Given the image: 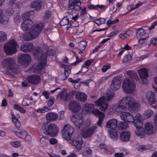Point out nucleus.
<instances>
[{
    "mask_svg": "<svg viewBox=\"0 0 157 157\" xmlns=\"http://www.w3.org/2000/svg\"><path fill=\"white\" fill-rule=\"evenodd\" d=\"M111 67V64L110 63L104 65L101 69V71L103 72H105L107 71Z\"/></svg>",
    "mask_w": 157,
    "mask_h": 157,
    "instance_id": "nucleus-51",
    "label": "nucleus"
},
{
    "mask_svg": "<svg viewBox=\"0 0 157 157\" xmlns=\"http://www.w3.org/2000/svg\"><path fill=\"white\" fill-rule=\"evenodd\" d=\"M43 28V24L41 23L36 24L34 27L33 26V27L29 30V31L24 36V39L27 41H28L36 38L41 33Z\"/></svg>",
    "mask_w": 157,
    "mask_h": 157,
    "instance_id": "nucleus-4",
    "label": "nucleus"
},
{
    "mask_svg": "<svg viewBox=\"0 0 157 157\" xmlns=\"http://www.w3.org/2000/svg\"><path fill=\"white\" fill-rule=\"evenodd\" d=\"M128 127V124L127 122H121L118 125V128L121 129H125Z\"/></svg>",
    "mask_w": 157,
    "mask_h": 157,
    "instance_id": "nucleus-43",
    "label": "nucleus"
},
{
    "mask_svg": "<svg viewBox=\"0 0 157 157\" xmlns=\"http://www.w3.org/2000/svg\"><path fill=\"white\" fill-rule=\"evenodd\" d=\"M76 99L79 101L84 102L87 100V96L84 93L77 92L75 95Z\"/></svg>",
    "mask_w": 157,
    "mask_h": 157,
    "instance_id": "nucleus-22",
    "label": "nucleus"
},
{
    "mask_svg": "<svg viewBox=\"0 0 157 157\" xmlns=\"http://www.w3.org/2000/svg\"><path fill=\"white\" fill-rule=\"evenodd\" d=\"M71 120L74 124L75 128L83 131L85 129V127L83 126V118L78 115H72L71 117Z\"/></svg>",
    "mask_w": 157,
    "mask_h": 157,
    "instance_id": "nucleus-8",
    "label": "nucleus"
},
{
    "mask_svg": "<svg viewBox=\"0 0 157 157\" xmlns=\"http://www.w3.org/2000/svg\"><path fill=\"white\" fill-rule=\"evenodd\" d=\"M99 147L100 149H103L105 152L107 153L108 154H109L107 151V147L105 144L104 143L101 144L99 145Z\"/></svg>",
    "mask_w": 157,
    "mask_h": 157,
    "instance_id": "nucleus-52",
    "label": "nucleus"
},
{
    "mask_svg": "<svg viewBox=\"0 0 157 157\" xmlns=\"http://www.w3.org/2000/svg\"><path fill=\"white\" fill-rule=\"evenodd\" d=\"M71 143L72 145L75 146L78 150H80L82 148L83 144L82 140L80 141L73 140L72 141Z\"/></svg>",
    "mask_w": 157,
    "mask_h": 157,
    "instance_id": "nucleus-34",
    "label": "nucleus"
},
{
    "mask_svg": "<svg viewBox=\"0 0 157 157\" xmlns=\"http://www.w3.org/2000/svg\"><path fill=\"white\" fill-rule=\"evenodd\" d=\"M31 60L30 56L28 54L21 55L19 56V62L22 65L28 64Z\"/></svg>",
    "mask_w": 157,
    "mask_h": 157,
    "instance_id": "nucleus-14",
    "label": "nucleus"
},
{
    "mask_svg": "<svg viewBox=\"0 0 157 157\" xmlns=\"http://www.w3.org/2000/svg\"><path fill=\"white\" fill-rule=\"evenodd\" d=\"M35 110L38 113H44L48 110V108L44 106L43 108H38L36 109Z\"/></svg>",
    "mask_w": 157,
    "mask_h": 157,
    "instance_id": "nucleus-46",
    "label": "nucleus"
},
{
    "mask_svg": "<svg viewBox=\"0 0 157 157\" xmlns=\"http://www.w3.org/2000/svg\"><path fill=\"white\" fill-rule=\"evenodd\" d=\"M122 87L125 93L127 94L131 93L135 90L136 84L132 79L126 78L124 80Z\"/></svg>",
    "mask_w": 157,
    "mask_h": 157,
    "instance_id": "nucleus-6",
    "label": "nucleus"
},
{
    "mask_svg": "<svg viewBox=\"0 0 157 157\" xmlns=\"http://www.w3.org/2000/svg\"><path fill=\"white\" fill-rule=\"evenodd\" d=\"M109 135L110 137L112 138L113 140H116L118 137V132L114 130H109L108 131Z\"/></svg>",
    "mask_w": 157,
    "mask_h": 157,
    "instance_id": "nucleus-33",
    "label": "nucleus"
},
{
    "mask_svg": "<svg viewBox=\"0 0 157 157\" xmlns=\"http://www.w3.org/2000/svg\"><path fill=\"white\" fill-rule=\"evenodd\" d=\"M70 21H69L68 19L66 17H64L63 20L60 21V24L61 26H64L68 25L69 24Z\"/></svg>",
    "mask_w": 157,
    "mask_h": 157,
    "instance_id": "nucleus-47",
    "label": "nucleus"
},
{
    "mask_svg": "<svg viewBox=\"0 0 157 157\" xmlns=\"http://www.w3.org/2000/svg\"><path fill=\"white\" fill-rule=\"evenodd\" d=\"M125 98L127 101V106H128L129 109L130 111H137L140 105L139 103L136 102L134 98L131 96L125 97Z\"/></svg>",
    "mask_w": 157,
    "mask_h": 157,
    "instance_id": "nucleus-10",
    "label": "nucleus"
},
{
    "mask_svg": "<svg viewBox=\"0 0 157 157\" xmlns=\"http://www.w3.org/2000/svg\"><path fill=\"white\" fill-rule=\"evenodd\" d=\"M130 136V133L127 131H125L121 132L120 138L122 142H128L129 140Z\"/></svg>",
    "mask_w": 157,
    "mask_h": 157,
    "instance_id": "nucleus-23",
    "label": "nucleus"
},
{
    "mask_svg": "<svg viewBox=\"0 0 157 157\" xmlns=\"http://www.w3.org/2000/svg\"><path fill=\"white\" fill-rule=\"evenodd\" d=\"M92 152V150L90 147H86L84 150L83 154L84 155L87 156L90 155Z\"/></svg>",
    "mask_w": 157,
    "mask_h": 157,
    "instance_id": "nucleus-49",
    "label": "nucleus"
},
{
    "mask_svg": "<svg viewBox=\"0 0 157 157\" xmlns=\"http://www.w3.org/2000/svg\"><path fill=\"white\" fill-rule=\"evenodd\" d=\"M137 72L142 79H146L148 76V70L146 68H141L138 70Z\"/></svg>",
    "mask_w": 157,
    "mask_h": 157,
    "instance_id": "nucleus-28",
    "label": "nucleus"
},
{
    "mask_svg": "<svg viewBox=\"0 0 157 157\" xmlns=\"http://www.w3.org/2000/svg\"><path fill=\"white\" fill-rule=\"evenodd\" d=\"M81 2L79 0H70L68 2V9L67 13L73 15L74 11H78L81 9Z\"/></svg>",
    "mask_w": 157,
    "mask_h": 157,
    "instance_id": "nucleus-7",
    "label": "nucleus"
},
{
    "mask_svg": "<svg viewBox=\"0 0 157 157\" xmlns=\"http://www.w3.org/2000/svg\"><path fill=\"white\" fill-rule=\"evenodd\" d=\"M71 70L69 69H67V68L66 67L65 68V75L66 76L65 79L67 78V77L69 74L71 73Z\"/></svg>",
    "mask_w": 157,
    "mask_h": 157,
    "instance_id": "nucleus-60",
    "label": "nucleus"
},
{
    "mask_svg": "<svg viewBox=\"0 0 157 157\" xmlns=\"http://www.w3.org/2000/svg\"><path fill=\"white\" fill-rule=\"evenodd\" d=\"M121 117L122 120L127 122L133 123L136 127L140 128L141 126V117L139 113H137L133 116L129 112H124L121 114Z\"/></svg>",
    "mask_w": 157,
    "mask_h": 157,
    "instance_id": "nucleus-3",
    "label": "nucleus"
},
{
    "mask_svg": "<svg viewBox=\"0 0 157 157\" xmlns=\"http://www.w3.org/2000/svg\"><path fill=\"white\" fill-rule=\"evenodd\" d=\"M6 39V34L3 31H0V42H5Z\"/></svg>",
    "mask_w": 157,
    "mask_h": 157,
    "instance_id": "nucleus-42",
    "label": "nucleus"
},
{
    "mask_svg": "<svg viewBox=\"0 0 157 157\" xmlns=\"http://www.w3.org/2000/svg\"><path fill=\"white\" fill-rule=\"evenodd\" d=\"M96 20L99 21V22H95L98 25H99L101 24L105 23L106 22L105 19L103 18H100L98 19H97Z\"/></svg>",
    "mask_w": 157,
    "mask_h": 157,
    "instance_id": "nucleus-50",
    "label": "nucleus"
},
{
    "mask_svg": "<svg viewBox=\"0 0 157 157\" xmlns=\"http://www.w3.org/2000/svg\"><path fill=\"white\" fill-rule=\"evenodd\" d=\"M33 12L31 11L25 13L23 15L22 18L24 20H30L29 18L33 16Z\"/></svg>",
    "mask_w": 157,
    "mask_h": 157,
    "instance_id": "nucleus-44",
    "label": "nucleus"
},
{
    "mask_svg": "<svg viewBox=\"0 0 157 157\" xmlns=\"http://www.w3.org/2000/svg\"><path fill=\"white\" fill-rule=\"evenodd\" d=\"M96 105L100 107V109L103 111H105L108 106V103L106 101V98L103 96L95 102Z\"/></svg>",
    "mask_w": 157,
    "mask_h": 157,
    "instance_id": "nucleus-12",
    "label": "nucleus"
},
{
    "mask_svg": "<svg viewBox=\"0 0 157 157\" xmlns=\"http://www.w3.org/2000/svg\"><path fill=\"white\" fill-rule=\"evenodd\" d=\"M34 25L33 22L30 20H24L22 23L21 27L24 31H28L31 29Z\"/></svg>",
    "mask_w": 157,
    "mask_h": 157,
    "instance_id": "nucleus-15",
    "label": "nucleus"
},
{
    "mask_svg": "<svg viewBox=\"0 0 157 157\" xmlns=\"http://www.w3.org/2000/svg\"><path fill=\"white\" fill-rule=\"evenodd\" d=\"M78 46V48L80 51L79 53H82V51L84 50L85 49L86 46L87 45V43L86 42L84 41H82L76 44Z\"/></svg>",
    "mask_w": 157,
    "mask_h": 157,
    "instance_id": "nucleus-35",
    "label": "nucleus"
},
{
    "mask_svg": "<svg viewBox=\"0 0 157 157\" xmlns=\"http://www.w3.org/2000/svg\"><path fill=\"white\" fill-rule=\"evenodd\" d=\"M126 100L125 97L119 102V105L116 108V112H121L127 108Z\"/></svg>",
    "mask_w": 157,
    "mask_h": 157,
    "instance_id": "nucleus-18",
    "label": "nucleus"
},
{
    "mask_svg": "<svg viewBox=\"0 0 157 157\" xmlns=\"http://www.w3.org/2000/svg\"><path fill=\"white\" fill-rule=\"evenodd\" d=\"M11 145L15 147H17L21 146V143L20 142H12L10 143Z\"/></svg>",
    "mask_w": 157,
    "mask_h": 157,
    "instance_id": "nucleus-54",
    "label": "nucleus"
},
{
    "mask_svg": "<svg viewBox=\"0 0 157 157\" xmlns=\"http://www.w3.org/2000/svg\"><path fill=\"white\" fill-rule=\"evenodd\" d=\"M126 73L130 78H131L132 79H135L136 81H138L139 79L138 76L137 75L136 72L133 71H126Z\"/></svg>",
    "mask_w": 157,
    "mask_h": 157,
    "instance_id": "nucleus-31",
    "label": "nucleus"
},
{
    "mask_svg": "<svg viewBox=\"0 0 157 157\" xmlns=\"http://www.w3.org/2000/svg\"><path fill=\"white\" fill-rule=\"evenodd\" d=\"M27 79L30 84L33 85H36L38 84L40 82V78L38 75H31L28 76Z\"/></svg>",
    "mask_w": 157,
    "mask_h": 157,
    "instance_id": "nucleus-16",
    "label": "nucleus"
},
{
    "mask_svg": "<svg viewBox=\"0 0 157 157\" xmlns=\"http://www.w3.org/2000/svg\"><path fill=\"white\" fill-rule=\"evenodd\" d=\"M33 48L32 43H26L22 45L21 48V50L25 52H30Z\"/></svg>",
    "mask_w": 157,
    "mask_h": 157,
    "instance_id": "nucleus-25",
    "label": "nucleus"
},
{
    "mask_svg": "<svg viewBox=\"0 0 157 157\" xmlns=\"http://www.w3.org/2000/svg\"><path fill=\"white\" fill-rule=\"evenodd\" d=\"M55 101L54 98L53 97L50 98L49 100L48 101V105L49 107L52 106L54 104Z\"/></svg>",
    "mask_w": 157,
    "mask_h": 157,
    "instance_id": "nucleus-56",
    "label": "nucleus"
},
{
    "mask_svg": "<svg viewBox=\"0 0 157 157\" xmlns=\"http://www.w3.org/2000/svg\"><path fill=\"white\" fill-rule=\"evenodd\" d=\"M6 14L9 16H12L14 13L13 9L11 8H9L6 11Z\"/></svg>",
    "mask_w": 157,
    "mask_h": 157,
    "instance_id": "nucleus-55",
    "label": "nucleus"
},
{
    "mask_svg": "<svg viewBox=\"0 0 157 157\" xmlns=\"http://www.w3.org/2000/svg\"><path fill=\"white\" fill-rule=\"evenodd\" d=\"M46 117L47 120L54 121L58 119V115L54 113H48L46 115Z\"/></svg>",
    "mask_w": 157,
    "mask_h": 157,
    "instance_id": "nucleus-29",
    "label": "nucleus"
},
{
    "mask_svg": "<svg viewBox=\"0 0 157 157\" xmlns=\"http://www.w3.org/2000/svg\"><path fill=\"white\" fill-rule=\"evenodd\" d=\"M2 65L3 67H6V70L3 71V73L10 75L12 78H14V76L12 72L17 74L19 72L18 67L13 58L4 59L2 63Z\"/></svg>",
    "mask_w": 157,
    "mask_h": 157,
    "instance_id": "nucleus-2",
    "label": "nucleus"
},
{
    "mask_svg": "<svg viewBox=\"0 0 157 157\" xmlns=\"http://www.w3.org/2000/svg\"><path fill=\"white\" fill-rule=\"evenodd\" d=\"M119 21V20L118 19H116L113 21H112L110 20H108L107 22V24L108 25H110L116 23Z\"/></svg>",
    "mask_w": 157,
    "mask_h": 157,
    "instance_id": "nucleus-57",
    "label": "nucleus"
},
{
    "mask_svg": "<svg viewBox=\"0 0 157 157\" xmlns=\"http://www.w3.org/2000/svg\"><path fill=\"white\" fill-rule=\"evenodd\" d=\"M17 43L15 41L11 40L4 46V49L7 54L11 55L16 52Z\"/></svg>",
    "mask_w": 157,
    "mask_h": 157,
    "instance_id": "nucleus-9",
    "label": "nucleus"
},
{
    "mask_svg": "<svg viewBox=\"0 0 157 157\" xmlns=\"http://www.w3.org/2000/svg\"><path fill=\"white\" fill-rule=\"evenodd\" d=\"M80 78H78L75 80H73L72 78H69L68 80L69 82L72 83H76L77 82H78L80 80Z\"/></svg>",
    "mask_w": 157,
    "mask_h": 157,
    "instance_id": "nucleus-62",
    "label": "nucleus"
},
{
    "mask_svg": "<svg viewBox=\"0 0 157 157\" xmlns=\"http://www.w3.org/2000/svg\"><path fill=\"white\" fill-rule=\"evenodd\" d=\"M88 8L90 10H97L98 8H99L102 10H104L105 9V6L103 5H90L88 6Z\"/></svg>",
    "mask_w": 157,
    "mask_h": 157,
    "instance_id": "nucleus-38",
    "label": "nucleus"
},
{
    "mask_svg": "<svg viewBox=\"0 0 157 157\" xmlns=\"http://www.w3.org/2000/svg\"><path fill=\"white\" fill-rule=\"evenodd\" d=\"M118 121L117 119L113 118L107 121L106 124L107 128H110V130H114L117 125Z\"/></svg>",
    "mask_w": 157,
    "mask_h": 157,
    "instance_id": "nucleus-20",
    "label": "nucleus"
},
{
    "mask_svg": "<svg viewBox=\"0 0 157 157\" xmlns=\"http://www.w3.org/2000/svg\"><path fill=\"white\" fill-rule=\"evenodd\" d=\"M31 6L32 8L36 10H38L41 8L42 2L41 1L39 0L34 1L31 2Z\"/></svg>",
    "mask_w": 157,
    "mask_h": 157,
    "instance_id": "nucleus-27",
    "label": "nucleus"
},
{
    "mask_svg": "<svg viewBox=\"0 0 157 157\" xmlns=\"http://www.w3.org/2000/svg\"><path fill=\"white\" fill-rule=\"evenodd\" d=\"M64 134L63 135V138L66 140H69L72 139V136L73 134L74 129L69 125L65 126L63 129Z\"/></svg>",
    "mask_w": 157,
    "mask_h": 157,
    "instance_id": "nucleus-11",
    "label": "nucleus"
},
{
    "mask_svg": "<svg viewBox=\"0 0 157 157\" xmlns=\"http://www.w3.org/2000/svg\"><path fill=\"white\" fill-rule=\"evenodd\" d=\"M52 12L50 11H47L44 16L43 18L44 20H47L49 19L52 16Z\"/></svg>",
    "mask_w": 157,
    "mask_h": 157,
    "instance_id": "nucleus-48",
    "label": "nucleus"
},
{
    "mask_svg": "<svg viewBox=\"0 0 157 157\" xmlns=\"http://www.w3.org/2000/svg\"><path fill=\"white\" fill-rule=\"evenodd\" d=\"M94 107V106L93 104L87 103L85 104L83 107L82 111L89 112Z\"/></svg>",
    "mask_w": 157,
    "mask_h": 157,
    "instance_id": "nucleus-37",
    "label": "nucleus"
},
{
    "mask_svg": "<svg viewBox=\"0 0 157 157\" xmlns=\"http://www.w3.org/2000/svg\"><path fill=\"white\" fill-rule=\"evenodd\" d=\"M97 128V126H91L83 132V136L86 138H88L94 132Z\"/></svg>",
    "mask_w": 157,
    "mask_h": 157,
    "instance_id": "nucleus-21",
    "label": "nucleus"
},
{
    "mask_svg": "<svg viewBox=\"0 0 157 157\" xmlns=\"http://www.w3.org/2000/svg\"><path fill=\"white\" fill-rule=\"evenodd\" d=\"M42 94L45 97L46 99H48L49 98L50 93L48 91H44L42 93Z\"/></svg>",
    "mask_w": 157,
    "mask_h": 157,
    "instance_id": "nucleus-58",
    "label": "nucleus"
},
{
    "mask_svg": "<svg viewBox=\"0 0 157 157\" xmlns=\"http://www.w3.org/2000/svg\"><path fill=\"white\" fill-rule=\"evenodd\" d=\"M47 124L44 123L42 126V130L44 134L52 137H54L57 134L59 128L55 124H52L47 127Z\"/></svg>",
    "mask_w": 157,
    "mask_h": 157,
    "instance_id": "nucleus-5",
    "label": "nucleus"
},
{
    "mask_svg": "<svg viewBox=\"0 0 157 157\" xmlns=\"http://www.w3.org/2000/svg\"><path fill=\"white\" fill-rule=\"evenodd\" d=\"M121 80V77L117 76L115 77L112 82L111 88L113 90H117L120 87Z\"/></svg>",
    "mask_w": 157,
    "mask_h": 157,
    "instance_id": "nucleus-13",
    "label": "nucleus"
},
{
    "mask_svg": "<svg viewBox=\"0 0 157 157\" xmlns=\"http://www.w3.org/2000/svg\"><path fill=\"white\" fill-rule=\"evenodd\" d=\"M88 67L85 66V65H82L81 69V71L82 72V73H85L88 70Z\"/></svg>",
    "mask_w": 157,
    "mask_h": 157,
    "instance_id": "nucleus-61",
    "label": "nucleus"
},
{
    "mask_svg": "<svg viewBox=\"0 0 157 157\" xmlns=\"http://www.w3.org/2000/svg\"><path fill=\"white\" fill-rule=\"evenodd\" d=\"M43 52L40 47H37L33 52L35 58L41 61L34 69V71L35 73H40L44 68L47 63V55L53 56L55 53V51L50 47L48 49L47 54L46 52Z\"/></svg>",
    "mask_w": 157,
    "mask_h": 157,
    "instance_id": "nucleus-1",
    "label": "nucleus"
},
{
    "mask_svg": "<svg viewBox=\"0 0 157 157\" xmlns=\"http://www.w3.org/2000/svg\"><path fill=\"white\" fill-rule=\"evenodd\" d=\"M70 110L73 112H77L81 109V106L78 102L76 101H71L69 104Z\"/></svg>",
    "mask_w": 157,
    "mask_h": 157,
    "instance_id": "nucleus-17",
    "label": "nucleus"
},
{
    "mask_svg": "<svg viewBox=\"0 0 157 157\" xmlns=\"http://www.w3.org/2000/svg\"><path fill=\"white\" fill-rule=\"evenodd\" d=\"M142 122L141 126L140 128L136 127L137 129L135 131V133L140 138H143L145 136L146 132L144 128H142Z\"/></svg>",
    "mask_w": 157,
    "mask_h": 157,
    "instance_id": "nucleus-32",
    "label": "nucleus"
},
{
    "mask_svg": "<svg viewBox=\"0 0 157 157\" xmlns=\"http://www.w3.org/2000/svg\"><path fill=\"white\" fill-rule=\"evenodd\" d=\"M8 20V17L4 15L2 10L0 9V23H3Z\"/></svg>",
    "mask_w": 157,
    "mask_h": 157,
    "instance_id": "nucleus-39",
    "label": "nucleus"
},
{
    "mask_svg": "<svg viewBox=\"0 0 157 157\" xmlns=\"http://www.w3.org/2000/svg\"><path fill=\"white\" fill-rule=\"evenodd\" d=\"M144 129L148 135H151L154 132L153 126L151 122L146 123L144 126Z\"/></svg>",
    "mask_w": 157,
    "mask_h": 157,
    "instance_id": "nucleus-26",
    "label": "nucleus"
},
{
    "mask_svg": "<svg viewBox=\"0 0 157 157\" xmlns=\"http://www.w3.org/2000/svg\"><path fill=\"white\" fill-rule=\"evenodd\" d=\"M146 99L147 103L151 105L156 103L155 95L151 92H148L147 93Z\"/></svg>",
    "mask_w": 157,
    "mask_h": 157,
    "instance_id": "nucleus-19",
    "label": "nucleus"
},
{
    "mask_svg": "<svg viewBox=\"0 0 157 157\" xmlns=\"http://www.w3.org/2000/svg\"><path fill=\"white\" fill-rule=\"evenodd\" d=\"M76 61L72 63L73 65H76L78 64L79 62L82 61V59L81 58H79L78 56H76Z\"/></svg>",
    "mask_w": 157,
    "mask_h": 157,
    "instance_id": "nucleus-59",
    "label": "nucleus"
},
{
    "mask_svg": "<svg viewBox=\"0 0 157 157\" xmlns=\"http://www.w3.org/2000/svg\"><path fill=\"white\" fill-rule=\"evenodd\" d=\"M92 113L96 116L99 117H104V115L103 113L101 112L98 109H94L92 111Z\"/></svg>",
    "mask_w": 157,
    "mask_h": 157,
    "instance_id": "nucleus-41",
    "label": "nucleus"
},
{
    "mask_svg": "<svg viewBox=\"0 0 157 157\" xmlns=\"http://www.w3.org/2000/svg\"><path fill=\"white\" fill-rule=\"evenodd\" d=\"M16 0H10L9 2V5L12 7H13L16 6L15 1Z\"/></svg>",
    "mask_w": 157,
    "mask_h": 157,
    "instance_id": "nucleus-63",
    "label": "nucleus"
},
{
    "mask_svg": "<svg viewBox=\"0 0 157 157\" xmlns=\"http://www.w3.org/2000/svg\"><path fill=\"white\" fill-rule=\"evenodd\" d=\"M136 33V36L138 38L145 37L146 38H148L149 37L148 34L145 32L144 29H139Z\"/></svg>",
    "mask_w": 157,
    "mask_h": 157,
    "instance_id": "nucleus-30",
    "label": "nucleus"
},
{
    "mask_svg": "<svg viewBox=\"0 0 157 157\" xmlns=\"http://www.w3.org/2000/svg\"><path fill=\"white\" fill-rule=\"evenodd\" d=\"M124 155L123 153H116L114 154V156L115 157H123Z\"/></svg>",
    "mask_w": 157,
    "mask_h": 157,
    "instance_id": "nucleus-64",
    "label": "nucleus"
},
{
    "mask_svg": "<svg viewBox=\"0 0 157 157\" xmlns=\"http://www.w3.org/2000/svg\"><path fill=\"white\" fill-rule=\"evenodd\" d=\"M153 111L151 109H148L144 112L143 114V117L144 119H147L151 117L153 115Z\"/></svg>",
    "mask_w": 157,
    "mask_h": 157,
    "instance_id": "nucleus-36",
    "label": "nucleus"
},
{
    "mask_svg": "<svg viewBox=\"0 0 157 157\" xmlns=\"http://www.w3.org/2000/svg\"><path fill=\"white\" fill-rule=\"evenodd\" d=\"M14 108L15 109L19 111L22 113H25L26 112V110L23 107H21L18 104H15L14 106Z\"/></svg>",
    "mask_w": 157,
    "mask_h": 157,
    "instance_id": "nucleus-45",
    "label": "nucleus"
},
{
    "mask_svg": "<svg viewBox=\"0 0 157 157\" xmlns=\"http://www.w3.org/2000/svg\"><path fill=\"white\" fill-rule=\"evenodd\" d=\"M132 57L130 55H126L124 56L123 60L124 62H127L130 61Z\"/></svg>",
    "mask_w": 157,
    "mask_h": 157,
    "instance_id": "nucleus-53",
    "label": "nucleus"
},
{
    "mask_svg": "<svg viewBox=\"0 0 157 157\" xmlns=\"http://www.w3.org/2000/svg\"><path fill=\"white\" fill-rule=\"evenodd\" d=\"M12 121L15 125L16 128H20L21 126V124L19 121L18 119L14 115L12 116Z\"/></svg>",
    "mask_w": 157,
    "mask_h": 157,
    "instance_id": "nucleus-40",
    "label": "nucleus"
},
{
    "mask_svg": "<svg viewBox=\"0 0 157 157\" xmlns=\"http://www.w3.org/2000/svg\"><path fill=\"white\" fill-rule=\"evenodd\" d=\"M17 130H14V132L17 136L19 138L24 139L27 134V132L24 129H21L20 128H17Z\"/></svg>",
    "mask_w": 157,
    "mask_h": 157,
    "instance_id": "nucleus-24",
    "label": "nucleus"
}]
</instances>
